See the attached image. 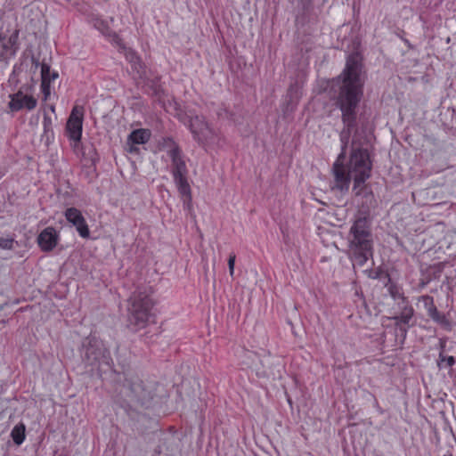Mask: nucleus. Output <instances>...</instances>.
Listing matches in <instances>:
<instances>
[{"label":"nucleus","instance_id":"29","mask_svg":"<svg viewBox=\"0 0 456 456\" xmlns=\"http://www.w3.org/2000/svg\"><path fill=\"white\" fill-rule=\"evenodd\" d=\"M441 346H442V348H444V342H441Z\"/></svg>","mask_w":456,"mask_h":456},{"label":"nucleus","instance_id":"26","mask_svg":"<svg viewBox=\"0 0 456 456\" xmlns=\"http://www.w3.org/2000/svg\"><path fill=\"white\" fill-rule=\"evenodd\" d=\"M57 77H58V73L54 72V71L52 72L50 70V73L48 74V78H51V82L55 80Z\"/></svg>","mask_w":456,"mask_h":456},{"label":"nucleus","instance_id":"22","mask_svg":"<svg viewBox=\"0 0 456 456\" xmlns=\"http://www.w3.org/2000/svg\"><path fill=\"white\" fill-rule=\"evenodd\" d=\"M173 176L177 188L189 184L186 179V174L173 175Z\"/></svg>","mask_w":456,"mask_h":456},{"label":"nucleus","instance_id":"17","mask_svg":"<svg viewBox=\"0 0 456 456\" xmlns=\"http://www.w3.org/2000/svg\"><path fill=\"white\" fill-rule=\"evenodd\" d=\"M44 133L42 138H45L48 142L53 137V120L47 114L44 115L43 120Z\"/></svg>","mask_w":456,"mask_h":456},{"label":"nucleus","instance_id":"23","mask_svg":"<svg viewBox=\"0 0 456 456\" xmlns=\"http://www.w3.org/2000/svg\"><path fill=\"white\" fill-rule=\"evenodd\" d=\"M13 239L12 238H0V248L4 249H11L13 246Z\"/></svg>","mask_w":456,"mask_h":456},{"label":"nucleus","instance_id":"12","mask_svg":"<svg viewBox=\"0 0 456 456\" xmlns=\"http://www.w3.org/2000/svg\"><path fill=\"white\" fill-rule=\"evenodd\" d=\"M57 238L58 236L54 228L47 227L38 235L37 242L42 250L50 251L55 248Z\"/></svg>","mask_w":456,"mask_h":456},{"label":"nucleus","instance_id":"7","mask_svg":"<svg viewBox=\"0 0 456 456\" xmlns=\"http://www.w3.org/2000/svg\"><path fill=\"white\" fill-rule=\"evenodd\" d=\"M84 108L75 106L67 121L66 130L70 140L79 142L82 135Z\"/></svg>","mask_w":456,"mask_h":456},{"label":"nucleus","instance_id":"16","mask_svg":"<svg viewBox=\"0 0 456 456\" xmlns=\"http://www.w3.org/2000/svg\"><path fill=\"white\" fill-rule=\"evenodd\" d=\"M427 299L429 301V303H427V310L428 316L432 318L435 322L442 323L444 322L445 318L444 315H442L435 306L433 303V299L429 297H427Z\"/></svg>","mask_w":456,"mask_h":456},{"label":"nucleus","instance_id":"6","mask_svg":"<svg viewBox=\"0 0 456 456\" xmlns=\"http://www.w3.org/2000/svg\"><path fill=\"white\" fill-rule=\"evenodd\" d=\"M161 148L167 151V156L172 161V174H187L185 161L176 143L171 138H165L161 143Z\"/></svg>","mask_w":456,"mask_h":456},{"label":"nucleus","instance_id":"28","mask_svg":"<svg viewBox=\"0 0 456 456\" xmlns=\"http://www.w3.org/2000/svg\"><path fill=\"white\" fill-rule=\"evenodd\" d=\"M134 60H137V57H136L134 53H132L131 61H134Z\"/></svg>","mask_w":456,"mask_h":456},{"label":"nucleus","instance_id":"5","mask_svg":"<svg viewBox=\"0 0 456 456\" xmlns=\"http://www.w3.org/2000/svg\"><path fill=\"white\" fill-rule=\"evenodd\" d=\"M19 30L14 28L0 33V62L7 64L19 50Z\"/></svg>","mask_w":456,"mask_h":456},{"label":"nucleus","instance_id":"24","mask_svg":"<svg viewBox=\"0 0 456 456\" xmlns=\"http://www.w3.org/2000/svg\"><path fill=\"white\" fill-rule=\"evenodd\" d=\"M235 259H236L235 254L232 253L228 259V267H229V273H230L231 276H233V273H234Z\"/></svg>","mask_w":456,"mask_h":456},{"label":"nucleus","instance_id":"25","mask_svg":"<svg viewBox=\"0 0 456 456\" xmlns=\"http://www.w3.org/2000/svg\"><path fill=\"white\" fill-rule=\"evenodd\" d=\"M388 290L394 298H399L402 297V293L396 286L391 285Z\"/></svg>","mask_w":456,"mask_h":456},{"label":"nucleus","instance_id":"15","mask_svg":"<svg viewBox=\"0 0 456 456\" xmlns=\"http://www.w3.org/2000/svg\"><path fill=\"white\" fill-rule=\"evenodd\" d=\"M25 430L26 428L23 423H19L12 428L11 436L17 445H20L24 442L26 437Z\"/></svg>","mask_w":456,"mask_h":456},{"label":"nucleus","instance_id":"11","mask_svg":"<svg viewBox=\"0 0 456 456\" xmlns=\"http://www.w3.org/2000/svg\"><path fill=\"white\" fill-rule=\"evenodd\" d=\"M151 135V131L145 128L132 131L127 137V151L131 153L138 151L136 145L146 143L150 140Z\"/></svg>","mask_w":456,"mask_h":456},{"label":"nucleus","instance_id":"9","mask_svg":"<svg viewBox=\"0 0 456 456\" xmlns=\"http://www.w3.org/2000/svg\"><path fill=\"white\" fill-rule=\"evenodd\" d=\"M86 355L91 363L94 362H103L109 363L110 353L104 346V345L97 340L92 338L89 341V346L86 347Z\"/></svg>","mask_w":456,"mask_h":456},{"label":"nucleus","instance_id":"1","mask_svg":"<svg viewBox=\"0 0 456 456\" xmlns=\"http://www.w3.org/2000/svg\"><path fill=\"white\" fill-rule=\"evenodd\" d=\"M363 84L362 59L358 53L349 55L343 72L328 83L330 93L336 99V105L341 110L346 126L340 134L342 151L333 165L334 188L347 191L353 179L355 195H361L366 189L365 182L370 177L372 167L368 151L355 142L352 143L348 163L344 164L350 130L355 125L356 110L363 94Z\"/></svg>","mask_w":456,"mask_h":456},{"label":"nucleus","instance_id":"3","mask_svg":"<svg viewBox=\"0 0 456 456\" xmlns=\"http://www.w3.org/2000/svg\"><path fill=\"white\" fill-rule=\"evenodd\" d=\"M154 305L149 291L138 289L130 297L129 323L135 329H142L149 322Z\"/></svg>","mask_w":456,"mask_h":456},{"label":"nucleus","instance_id":"8","mask_svg":"<svg viewBox=\"0 0 456 456\" xmlns=\"http://www.w3.org/2000/svg\"><path fill=\"white\" fill-rule=\"evenodd\" d=\"M37 99L29 94L19 90L17 93L10 94L8 107L11 111L16 112L21 110H32L37 107Z\"/></svg>","mask_w":456,"mask_h":456},{"label":"nucleus","instance_id":"20","mask_svg":"<svg viewBox=\"0 0 456 456\" xmlns=\"http://www.w3.org/2000/svg\"><path fill=\"white\" fill-rule=\"evenodd\" d=\"M455 363V359L453 356H445L443 352L439 354L438 360V367L439 368H447L452 367Z\"/></svg>","mask_w":456,"mask_h":456},{"label":"nucleus","instance_id":"10","mask_svg":"<svg viewBox=\"0 0 456 456\" xmlns=\"http://www.w3.org/2000/svg\"><path fill=\"white\" fill-rule=\"evenodd\" d=\"M66 219L76 227L78 234L82 238H88L90 231L88 225L80 210L76 208H69L65 210Z\"/></svg>","mask_w":456,"mask_h":456},{"label":"nucleus","instance_id":"14","mask_svg":"<svg viewBox=\"0 0 456 456\" xmlns=\"http://www.w3.org/2000/svg\"><path fill=\"white\" fill-rule=\"evenodd\" d=\"M49 73L50 67L47 64L43 63L41 65V91L44 94V101H46L51 94V78H48Z\"/></svg>","mask_w":456,"mask_h":456},{"label":"nucleus","instance_id":"21","mask_svg":"<svg viewBox=\"0 0 456 456\" xmlns=\"http://www.w3.org/2000/svg\"><path fill=\"white\" fill-rule=\"evenodd\" d=\"M177 189H178L179 193L183 198L184 204H189L191 200L190 185L188 184V185L177 188Z\"/></svg>","mask_w":456,"mask_h":456},{"label":"nucleus","instance_id":"27","mask_svg":"<svg viewBox=\"0 0 456 456\" xmlns=\"http://www.w3.org/2000/svg\"><path fill=\"white\" fill-rule=\"evenodd\" d=\"M49 109H50V110H51L52 112H54V111H55V107H54V105H50V106H49Z\"/></svg>","mask_w":456,"mask_h":456},{"label":"nucleus","instance_id":"4","mask_svg":"<svg viewBox=\"0 0 456 456\" xmlns=\"http://www.w3.org/2000/svg\"><path fill=\"white\" fill-rule=\"evenodd\" d=\"M184 124L190 129L193 139L202 146L211 145L218 139V131L203 116L189 111Z\"/></svg>","mask_w":456,"mask_h":456},{"label":"nucleus","instance_id":"2","mask_svg":"<svg viewBox=\"0 0 456 456\" xmlns=\"http://www.w3.org/2000/svg\"><path fill=\"white\" fill-rule=\"evenodd\" d=\"M349 250L352 260L360 266L372 256V234L366 217H358L349 232Z\"/></svg>","mask_w":456,"mask_h":456},{"label":"nucleus","instance_id":"19","mask_svg":"<svg viewBox=\"0 0 456 456\" xmlns=\"http://www.w3.org/2000/svg\"><path fill=\"white\" fill-rule=\"evenodd\" d=\"M289 2L303 13L309 12L313 5V0H289Z\"/></svg>","mask_w":456,"mask_h":456},{"label":"nucleus","instance_id":"30","mask_svg":"<svg viewBox=\"0 0 456 456\" xmlns=\"http://www.w3.org/2000/svg\"><path fill=\"white\" fill-rule=\"evenodd\" d=\"M444 456H451V455H444Z\"/></svg>","mask_w":456,"mask_h":456},{"label":"nucleus","instance_id":"13","mask_svg":"<svg viewBox=\"0 0 456 456\" xmlns=\"http://www.w3.org/2000/svg\"><path fill=\"white\" fill-rule=\"evenodd\" d=\"M113 22V19L102 20L101 18H95L94 20V26L96 29H98L103 36L109 37L112 42L119 45V37L118 36L110 29V23Z\"/></svg>","mask_w":456,"mask_h":456},{"label":"nucleus","instance_id":"18","mask_svg":"<svg viewBox=\"0 0 456 456\" xmlns=\"http://www.w3.org/2000/svg\"><path fill=\"white\" fill-rule=\"evenodd\" d=\"M413 316V309L411 307H405L399 316L395 317L396 323L409 324Z\"/></svg>","mask_w":456,"mask_h":456}]
</instances>
